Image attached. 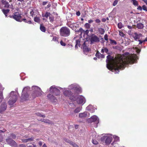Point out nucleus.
<instances>
[{
	"label": "nucleus",
	"instance_id": "obj_44",
	"mask_svg": "<svg viewBox=\"0 0 147 147\" xmlns=\"http://www.w3.org/2000/svg\"><path fill=\"white\" fill-rule=\"evenodd\" d=\"M119 35L122 37H124L125 36L124 34L122 32L120 31H119Z\"/></svg>",
	"mask_w": 147,
	"mask_h": 147
},
{
	"label": "nucleus",
	"instance_id": "obj_47",
	"mask_svg": "<svg viewBox=\"0 0 147 147\" xmlns=\"http://www.w3.org/2000/svg\"><path fill=\"white\" fill-rule=\"evenodd\" d=\"M10 137L12 139H14L16 138V136L13 134H11L10 135Z\"/></svg>",
	"mask_w": 147,
	"mask_h": 147
},
{
	"label": "nucleus",
	"instance_id": "obj_52",
	"mask_svg": "<svg viewBox=\"0 0 147 147\" xmlns=\"http://www.w3.org/2000/svg\"><path fill=\"white\" fill-rule=\"evenodd\" d=\"M36 114L38 116H39L40 117H45V116L44 115H41V114H40L39 113H36Z\"/></svg>",
	"mask_w": 147,
	"mask_h": 147
},
{
	"label": "nucleus",
	"instance_id": "obj_57",
	"mask_svg": "<svg viewBox=\"0 0 147 147\" xmlns=\"http://www.w3.org/2000/svg\"><path fill=\"white\" fill-rule=\"evenodd\" d=\"M137 9H138L140 11H142V8L141 6H138Z\"/></svg>",
	"mask_w": 147,
	"mask_h": 147
},
{
	"label": "nucleus",
	"instance_id": "obj_28",
	"mask_svg": "<svg viewBox=\"0 0 147 147\" xmlns=\"http://www.w3.org/2000/svg\"><path fill=\"white\" fill-rule=\"evenodd\" d=\"M90 138H94L96 136V133L94 131L91 132L90 133Z\"/></svg>",
	"mask_w": 147,
	"mask_h": 147
},
{
	"label": "nucleus",
	"instance_id": "obj_45",
	"mask_svg": "<svg viewBox=\"0 0 147 147\" xmlns=\"http://www.w3.org/2000/svg\"><path fill=\"white\" fill-rule=\"evenodd\" d=\"M118 26L119 28L121 29L123 27V24L121 23H119L118 24Z\"/></svg>",
	"mask_w": 147,
	"mask_h": 147
},
{
	"label": "nucleus",
	"instance_id": "obj_23",
	"mask_svg": "<svg viewBox=\"0 0 147 147\" xmlns=\"http://www.w3.org/2000/svg\"><path fill=\"white\" fill-rule=\"evenodd\" d=\"M85 42H84L83 43V50L84 52L85 53V52H87L89 51V49L85 45Z\"/></svg>",
	"mask_w": 147,
	"mask_h": 147
},
{
	"label": "nucleus",
	"instance_id": "obj_61",
	"mask_svg": "<svg viewBox=\"0 0 147 147\" xmlns=\"http://www.w3.org/2000/svg\"><path fill=\"white\" fill-rule=\"evenodd\" d=\"M138 41L139 42V44H142L143 42H144V40H138Z\"/></svg>",
	"mask_w": 147,
	"mask_h": 147
},
{
	"label": "nucleus",
	"instance_id": "obj_26",
	"mask_svg": "<svg viewBox=\"0 0 147 147\" xmlns=\"http://www.w3.org/2000/svg\"><path fill=\"white\" fill-rule=\"evenodd\" d=\"M51 16V13L47 12L45 13H42V17H45L46 18H47L49 16Z\"/></svg>",
	"mask_w": 147,
	"mask_h": 147
},
{
	"label": "nucleus",
	"instance_id": "obj_29",
	"mask_svg": "<svg viewBox=\"0 0 147 147\" xmlns=\"http://www.w3.org/2000/svg\"><path fill=\"white\" fill-rule=\"evenodd\" d=\"M136 27L139 29H142L144 27V24L142 23H138L137 24Z\"/></svg>",
	"mask_w": 147,
	"mask_h": 147
},
{
	"label": "nucleus",
	"instance_id": "obj_11",
	"mask_svg": "<svg viewBox=\"0 0 147 147\" xmlns=\"http://www.w3.org/2000/svg\"><path fill=\"white\" fill-rule=\"evenodd\" d=\"M9 7V4L6 0H1L0 2L1 9H7Z\"/></svg>",
	"mask_w": 147,
	"mask_h": 147
},
{
	"label": "nucleus",
	"instance_id": "obj_55",
	"mask_svg": "<svg viewBox=\"0 0 147 147\" xmlns=\"http://www.w3.org/2000/svg\"><path fill=\"white\" fill-rule=\"evenodd\" d=\"M104 38H105V39L106 40H108V36L107 34H106L105 35Z\"/></svg>",
	"mask_w": 147,
	"mask_h": 147
},
{
	"label": "nucleus",
	"instance_id": "obj_7",
	"mask_svg": "<svg viewBox=\"0 0 147 147\" xmlns=\"http://www.w3.org/2000/svg\"><path fill=\"white\" fill-rule=\"evenodd\" d=\"M112 140V135L111 134H106L103 136L101 138V140L103 141L105 140V143L107 144H110Z\"/></svg>",
	"mask_w": 147,
	"mask_h": 147
},
{
	"label": "nucleus",
	"instance_id": "obj_19",
	"mask_svg": "<svg viewBox=\"0 0 147 147\" xmlns=\"http://www.w3.org/2000/svg\"><path fill=\"white\" fill-rule=\"evenodd\" d=\"M47 97L53 102H56L57 100L56 98L53 95L50 94L47 95Z\"/></svg>",
	"mask_w": 147,
	"mask_h": 147
},
{
	"label": "nucleus",
	"instance_id": "obj_58",
	"mask_svg": "<svg viewBox=\"0 0 147 147\" xmlns=\"http://www.w3.org/2000/svg\"><path fill=\"white\" fill-rule=\"evenodd\" d=\"M2 99H3L2 96L0 95V103L2 101Z\"/></svg>",
	"mask_w": 147,
	"mask_h": 147
},
{
	"label": "nucleus",
	"instance_id": "obj_49",
	"mask_svg": "<svg viewBox=\"0 0 147 147\" xmlns=\"http://www.w3.org/2000/svg\"><path fill=\"white\" fill-rule=\"evenodd\" d=\"M49 17V19L50 20V21L51 22H53V19H54L53 17L52 16H50Z\"/></svg>",
	"mask_w": 147,
	"mask_h": 147
},
{
	"label": "nucleus",
	"instance_id": "obj_31",
	"mask_svg": "<svg viewBox=\"0 0 147 147\" xmlns=\"http://www.w3.org/2000/svg\"><path fill=\"white\" fill-rule=\"evenodd\" d=\"M81 39H80L79 40H76V45H75V47L76 48H78V46L80 47V42Z\"/></svg>",
	"mask_w": 147,
	"mask_h": 147
},
{
	"label": "nucleus",
	"instance_id": "obj_2",
	"mask_svg": "<svg viewBox=\"0 0 147 147\" xmlns=\"http://www.w3.org/2000/svg\"><path fill=\"white\" fill-rule=\"evenodd\" d=\"M63 94L65 96L69 97V99L72 101H75L76 99L77 94L73 93L71 91L68 89V88H62Z\"/></svg>",
	"mask_w": 147,
	"mask_h": 147
},
{
	"label": "nucleus",
	"instance_id": "obj_15",
	"mask_svg": "<svg viewBox=\"0 0 147 147\" xmlns=\"http://www.w3.org/2000/svg\"><path fill=\"white\" fill-rule=\"evenodd\" d=\"M90 114L89 113L85 111L83 113H80L79 114V117L81 119H84L85 117H89Z\"/></svg>",
	"mask_w": 147,
	"mask_h": 147
},
{
	"label": "nucleus",
	"instance_id": "obj_33",
	"mask_svg": "<svg viewBox=\"0 0 147 147\" xmlns=\"http://www.w3.org/2000/svg\"><path fill=\"white\" fill-rule=\"evenodd\" d=\"M40 121L42 122H43L45 123H51V122L49 120L44 119H42L40 120Z\"/></svg>",
	"mask_w": 147,
	"mask_h": 147
},
{
	"label": "nucleus",
	"instance_id": "obj_22",
	"mask_svg": "<svg viewBox=\"0 0 147 147\" xmlns=\"http://www.w3.org/2000/svg\"><path fill=\"white\" fill-rule=\"evenodd\" d=\"M2 11L5 15V16L6 17H7V14L9 12V9H1Z\"/></svg>",
	"mask_w": 147,
	"mask_h": 147
},
{
	"label": "nucleus",
	"instance_id": "obj_3",
	"mask_svg": "<svg viewBox=\"0 0 147 147\" xmlns=\"http://www.w3.org/2000/svg\"><path fill=\"white\" fill-rule=\"evenodd\" d=\"M19 94L18 92V88L15 89V91H12L10 93V107H13L16 102Z\"/></svg>",
	"mask_w": 147,
	"mask_h": 147
},
{
	"label": "nucleus",
	"instance_id": "obj_34",
	"mask_svg": "<svg viewBox=\"0 0 147 147\" xmlns=\"http://www.w3.org/2000/svg\"><path fill=\"white\" fill-rule=\"evenodd\" d=\"M108 49L106 48H104L101 50V52L103 53L104 52H105L106 53H108Z\"/></svg>",
	"mask_w": 147,
	"mask_h": 147
},
{
	"label": "nucleus",
	"instance_id": "obj_18",
	"mask_svg": "<svg viewBox=\"0 0 147 147\" xmlns=\"http://www.w3.org/2000/svg\"><path fill=\"white\" fill-rule=\"evenodd\" d=\"M7 108V105L5 103H3L0 107V113H2L3 111H5Z\"/></svg>",
	"mask_w": 147,
	"mask_h": 147
},
{
	"label": "nucleus",
	"instance_id": "obj_43",
	"mask_svg": "<svg viewBox=\"0 0 147 147\" xmlns=\"http://www.w3.org/2000/svg\"><path fill=\"white\" fill-rule=\"evenodd\" d=\"M85 26L88 29L90 28V25L89 23H86L85 24Z\"/></svg>",
	"mask_w": 147,
	"mask_h": 147
},
{
	"label": "nucleus",
	"instance_id": "obj_6",
	"mask_svg": "<svg viewBox=\"0 0 147 147\" xmlns=\"http://www.w3.org/2000/svg\"><path fill=\"white\" fill-rule=\"evenodd\" d=\"M30 90V88L28 86L25 87L24 88L21 97V100L22 101L28 99L29 95L28 92Z\"/></svg>",
	"mask_w": 147,
	"mask_h": 147
},
{
	"label": "nucleus",
	"instance_id": "obj_17",
	"mask_svg": "<svg viewBox=\"0 0 147 147\" xmlns=\"http://www.w3.org/2000/svg\"><path fill=\"white\" fill-rule=\"evenodd\" d=\"M96 108L92 105H90L88 106L86 108L87 110L89 111L91 113H93L94 112Z\"/></svg>",
	"mask_w": 147,
	"mask_h": 147
},
{
	"label": "nucleus",
	"instance_id": "obj_60",
	"mask_svg": "<svg viewBox=\"0 0 147 147\" xmlns=\"http://www.w3.org/2000/svg\"><path fill=\"white\" fill-rule=\"evenodd\" d=\"M76 15L78 16H79L80 15V13L79 11H78L76 12Z\"/></svg>",
	"mask_w": 147,
	"mask_h": 147
},
{
	"label": "nucleus",
	"instance_id": "obj_35",
	"mask_svg": "<svg viewBox=\"0 0 147 147\" xmlns=\"http://www.w3.org/2000/svg\"><path fill=\"white\" fill-rule=\"evenodd\" d=\"M34 20L35 22L38 23L40 22V18L37 16L34 17Z\"/></svg>",
	"mask_w": 147,
	"mask_h": 147
},
{
	"label": "nucleus",
	"instance_id": "obj_27",
	"mask_svg": "<svg viewBox=\"0 0 147 147\" xmlns=\"http://www.w3.org/2000/svg\"><path fill=\"white\" fill-rule=\"evenodd\" d=\"M10 145H11V146L15 147L17 146V144L15 141L13 140H10Z\"/></svg>",
	"mask_w": 147,
	"mask_h": 147
},
{
	"label": "nucleus",
	"instance_id": "obj_10",
	"mask_svg": "<svg viewBox=\"0 0 147 147\" xmlns=\"http://www.w3.org/2000/svg\"><path fill=\"white\" fill-rule=\"evenodd\" d=\"M75 100H76L78 104L82 105L86 102V100L85 98L83 96L80 95H78L77 94L76 99Z\"/></svg>",
	"mask_w": 147,
	"mask_h": 147
},
{
	"label": "nucleus",
	"instance_id": "obj_5",
	"mask_svg": "<svg viewBox=\"0 0 147 147\" xmlns=\"http://www.w3.org/2000/svg\"><path fill=\"white\" fill-rule=\"evenodd\" d=\"M61 88L59 87L53 85L50 88L49 91L50 93L53 94L55 96H58L60 94L61 92L59 90H61Z\"/></svg>",
	"mask_w": 147,
	"mask_h": 147
},
{
	"label": "nucleus",
	"instance_id": "obj_8",
	"mask_svg": "<svg viewBox=\"0 0 147 147\" xmlns=\"http://www.w3.org/2000/svg\"><path fill=\"white\" fill-rule=\"evenodd\" d=\"M68 89L70 90H74L78 92H82V88L80 86L76 84H73L69 85Z\"/></svg>",
	"mask_w": 147,
	"mask_h": 147
},
{
	"label": "nucleus",
	"instance_id": "obj_16",
	"mask_svg": "<svg viewBox=\"0 0 147 147\" xmlns=\"http://www.w3.org/2000/svg\"><path fill=\"white\" fill-rule=\"evenodd\" d=\"M90 40L91 44L94 42H98L99 41L98 38L95 35L92 36L90 38Z\"/></svg>",
	"mask_w": 147,
	"mask_h": 147
},
{
	"label": "nucleus",
	"instance_id": "obj_50",
	"mask_svg": "<svg viewBox=\"0 0 147 147\" xmlns=\"http://www.w3.org/2000/svg\"><path fill=\"white\" fill-rule=\"evenodd\" d=\"M112 147H117V146H118V144H114V143H112Z\"/></svg>",
	"mask_w": 147,
	"mask_h": 147
},
{
	"label": "nucleus",
	"instance_id": "obj_59",
	"mask_svg": "<svg viewBox=\"0 0 147 147\" xmlns=\"http://www.w3.org/2000/svg\"><path fill=\"white\" fill-rule=\"evenodd\" d=\"M95 22L96 23H99L100 22V20L99 19H96L95 20Z\"/></svg>",
	"mask_w": 147,
	"mask_h": 147
},
{
	"label": "nucleus",
	"instance_id": "obj_48",
	"mask_svg": "<svg viewBox=\"0 0 147 147\" xmlns=\"http://www.w3.org/2000/svg\"><path fill=\"white\" fill-rule=\"evenodd\" d=\"M135 50H136V52L137 53H139L140 52V50L137 47H135Z\"/></svg>",
	"mask_w": 147,
	"mask_h": 147
},
{
	"label": "nucleus",
	"instance_id": "obj_13",
	"mask_svg": "<svg viewBox=\"0 0 147 147\" xmlns=\"http://www.w3.org/2000/svg\"><path fill=\"white\" fill-rule=\"evenodd\" d=\"M28 12L30 13L32 17L36 16L39 14L38 10L34 9L29 8L28 10Z\"/></svg>",
	"mask_w": 147,
	"mask_h": 147
},
{
	"label": "nucleus",
	"instance_id": "obj_24",
	"mask_svg": "<svg viewBox=\"0 0 147 147\" xmlns=\"http://www.w3.org/2000/svg\"><path fill=\"white\" fill-rule=\"evenodd\" d=\"M96 56L98 58H104L105 57V56L99 52H97L96 54Z\"/></svg>",
	"mask_w": 147,
	"mask_h": 147
},
{
	"label": "nucleus",
	"instance_id": "obj_46",
	"mask_svg": "<svg viewBox=\"0 0 147 147\" xmlns=\"http://www.w3.org/2000/svg\"><path fill=\"white\" fill-rule=\"evenodd\" d=\"M69 107L74 108L75 107V105L73 103H71L69 104Z\"/></svg>",
	"mask_w": 147,
	"mask_h": 147
},
{
	"label": "nucleus",
	"instance_id": "obj_12",
	"mask_svg": "<svg viewBox=\"0 0 147 147\" xmlns=\"http://www.w3.org/2000/svg\"><path fill=\"white\" fill-rule=\"evenodd\" d=\"M10 18H12L16 21L18 22H21L22 21L21 14L18 12H15L13 16H10Z\"/></svg>",
	"mask_w": 147,
	"mask_h": 147
},
{
	"label": "nucleus",
	"instance_id": "obj_32",
	"mask_svg": "<svg viewBox=\"0 0 147 147\" xmlns=\"http://www.w3.org/2000/svg\"><path fill=\"white\" fill-rule=\"evenodd\" d=\"M33 140V138H31L26 139H22V141L24 142H26L29 141H32Z\"/></svg>",
	"mask_w": 147,
	"mask_h": 147
},
{
	"label": "nucleus",
	"instance_id": "obj_64",
	"mask_svg": "<svg viewBox=\"0 0 147 147\" xmlns=\"http://www.w3.org/2000/svg\"><path fill=\"white\" fill-rule=\"evenodd\" d=\"M47 3V2L44 1L43 2L42 4L43 5H46Z\"/></svg>",
	"mask_w": 147,
	"mask_h": 147
},
{
	"label": "nucleus",
	"instance_id": "obj_36",
	"mask_svg": "<svg viewBox=\"0 0 147 147\" xmlns=\"http://www.w3.org/2000/svg\"><path fill=\"white\" fill-rule=\"evenodd\" d=\"M40 29L42 31L44 32H45L46 31V30H45V27L43 26L42 25H41V24L40 25Z\"/></svg>",
	"mask_w": 147,
	"mask_h": 147
},
{
	"label": "nucleus",
	"instance_id": "obj_9",
	"mask_svg": "<svg viewBox=\"0 0 147 147\" xmlns=\"http://www.w3.org/2000/svg\"><path fill=\"white\" fill-rule=\"evenodd\" d=\"M70 34L69 29L66 27H62L60 29V34L62 36H68Z\"/></svg>",
	"mask_w": 147,
	"mask_h": 147
},
{
	"label": "nucleus",
	"instance_id": "obj_30",
	"mask_svg": "<svg viewBox=\"0 0 147 147\" xmlns=\"http://www.w3.org/2000/svg\"><path fill=\"white\" fill-rule=\"evenodd\" d=\"M131 2L135 6H138V3L137 0H131Z\"/></svg>",
	"mask_w": 147,
	"mask_h": 147
},
{
	"label": "nucleus",
	"instance_id": "obj_53",
	"mask_svg": "<svg viewBox=\"0 0 147 147\" xmlns=\"http://www.w3.org/2000/svg\"><path fill=\"white\" fill-rule=\"evenodd\" d=\"M142 8L144 10L147 11V10H146L147 7L145 5H143L142 6Z\"/></svg>",
	"mask_w": 147,
	"mask_h": 147
},
{
	"label": "nucleus",
	"instance_id": "obj_37",
	"mask_svg": "<svg viewBox=\"0 0 147 147\" xmlns=\"http://www.w3.org/2000/svg\"><path fill=\"white\" fill-rule=\"evenodd\" d=\"M113 137L115 141L116 142H117L119 141V138L118 137L116 136L115 135H114L113 136H112V137Z\"/></svg>",
	"mask_w": 147,
	"mask_h": 147
},
{
	"label": "nucleus",
	"instance_id": "obj_54",
	"mask_svg": "<svg viewBox=\"0 0 147 147\" xmlns=\"http://www.w3.org/2000/svg\"><path fill=\"white\" fill-rule=\"evenodd\" d=\"M60 44L61 45L63 46H65L66 45L65 43L64 42L62 41H61Z\"/></svg>",
	"mask_w": 147,
	"mask_h": 147
},
{
	"label": "nucleus",
	"instance_id": "obj_1",
	"mask_svg": "<svg viewBox=\"0 0 147 147\" xmlns=\"http://www.w3.org/2000/svg\"><path fill=\"white\" fill-rule=\"evenodd\" d=\"M138 59L136 55L130 54L128 52L118 58H114L109 55L106 60L107 67L115 74L118 73L119 69H123L128 63H135Z\"/></svg>",
	"mask_w": 147,
	"mask_h": 147
},
{
	"label": "nucleus",
	"instance_id": "obj_40",
	"mask_svg": "<svg viewBox=\"0 0 147 147\" xmlns=\"http://www.w3.org/2000/svg\"><path fill=\"white\" fill-rule=\"evenodd\" d=\"M52 40L55 42H58V38L56 36H54Z\"/></svg>",
	"mask_w": 147,
	"mask_h": 147
},
{
	"label": "nucleus",
	"instance_id": "obj_63",
	"mask_svg": "<svg viewBox=\"0 0 147 147\" xmlns=\"http://www.w3.org/2000/svg\"><path fill=\"white\" fill-rule=\"evenodd\" d=\"M93 22V21L91 20H89L88 21V22L89 23H91Z\"/></svg>",
	"mask_w": 147,
	"mask_h": 147
},
{
	"label": "nucleus",
	"instance_id": "obj_21",
	"mask_svg": "<svg viewBox=\"0 0 147 147\" xmlns=\"http://www.w3.org/2000/svg\"><path fill=\"white\" fill-rule=\"evenodd\" d=\"M65 141L69 143L74 147H79L78 146L76 143L73 142L70 140L66 139Z\"/></svg>",
	"mask_w": 147,
	"mask_h": 147
},
{
	"label": "nucleus",
	"instance_id": "obj_39",
	"mask_svg": "<svg viewBox=\"0 0 147 147\" xmlns=\"http://www.w3.org/2000/svg\"><path fill=\"white\" fill-rule=\"evenodd\" d=\"M110 43L111 44L113 45H116L117 44L116 42L114 40H112L111 39L110 40Z\"/></svg>",
	"mask_w": 147,
	"mask_h": 147
},
{
	"label": "nucleus",
	"instance_id": "obj_25",
	"mask_svg": "<svg viewBox=\"0 0 147 147\" xmlns=\"http://www.w3.org/2000/svg\"><path fill=\"white\" fill-rule=\"evenodd\" d=\"M82 106H80L77 107L74 110V112L75 113H78L80 112L82 109Z\"/></svg>",
	"mask_w": 147,
	"mask_h": 147
},
{
	"label": "nucleus",
	"instance_id": "obj_56",
	"mask_svg": "<svg viewBox=\"0 0 147 147\" xmlns=\"http://www.w3.org/2000/svg\"><path fill=\"white\" fill-rule=\"evenodd\" d=\"M28 147H36V145L34 144H31L28 146Z\"/></svg>",
	"mask_w": 147,
	"mask_h": 147
},
{
	"label": "nucleus",
	"instance_id": "obj_42",
	"mask_svg": "<svg viewBox=\"0 0 147 147\" xmlns=\"http://www.w3.org/2000/svg\"><path fill=\"white\" fill-rule=\"evenodd\" d=\"M92 139V142L93 144H97L98 142L95 140Z\"/></svg>",
	"mask_w": 147,
	"mask_h": 147
},
{
	"label": "nucleus",
	"instance_id": "obj_41",
	"mask_svg": "<svg viewBox=\"0 0 147 147\" xmlns=\"http://www.w3.org/2000/svg\"><path fill=\"white\" fill-rule=\"evenodd\" d=\"M23 20L25 22L28 23V24H30L31 23V20H27L26 19H24L22 20V21Z\"/></svg>",
	"mask_w": 147,
	"mask_h": 147
},
{
	"label": "nucleus",
	"instance_id": "obj_14",
	"mask_svg": "<svg viewBox=\"0 0 147 147\" xmlns=\"http://www.w3.org/2000/svg\"><path fill=\"white\" fill-rule=\"evenodd\" d=\"M99 118L96 115H93L87 119L88 123H91L93 122H96L98 123L99 122Z\"/></svg>",
	"mask_w": 147,
	"mask_h": 147
},
{
	"label": "nucleus",
	"instance_id": "obj_38",
	"mask_svg": "<svg viewBox=\"0 0 147 147\" xmlns=\"http://www.w3.org/2000/svg\"><path fill=\"white\" fill-rule=\"evenodd\" d=\"M99 31L100 33L101 34H103L104 32V30L103 29L100 28L99 29Z\"/></svg>",
	"mask_w": 147,
	"mask_h": 147
},
{
	"label": "nucleus",
	"instance_id": "obj_4",
	"mask_svg": "<svg viewBox=\"0 0 147 147\" xmlns=\"http://www.w3.org/2000/svg\"><path fill=\"white\" fill-rule=\"evenodd\" d=\"M31 96L33 98L41 96L42 92L40 88L36 86H33L32 87Z\"/></svg>",
	"mask_w": 147,
	"mask_h": 147
},
{
	"label": "nucleus",
	"instance_id": "obj_62",
	"mask_svg": "<svg viewBox=\"0 0 147 147\" xmlns=\"http://www.w3.org/2000/svg\"><path fill=\"white\" fill-rule=\"evenodd\" d=\"M19 147H26L25 146L24 144H21L19 146Z\"/></svg>",
	"mask_w": 147,
	"mask_h": 147
},
{
	"label": "nucleus",
	"instance_id": "obj_20",
	"mask_svg": "<svg viewBox=\"0 0 147 147\" xmlns=\"http://www.w3.org/2000/svg\"><path fill=\"white\" fill-rule=\"evenodd\" d=\"M133 37L135 40L139 39L140 38L142 37V35L140 34H138L137 33H135L133 36Z\"/></svg>",
	"mask_w": 147,
	"mask_h": 147
},
{
	"label": "nucleus",
	"instance_id": "obj_51",
	"mask_svg": "<svg viewBox=\"0 0 147 147\" xmlns=\"http://www.w3.org/2000/svg\"><path fill=\"white\" fill-rule=\"evenodd\" d=\"M118 1L117 0H115L113 3V5L115 6L117 3Z\"/></svg>",
	"mask_w": 147,
	"mask_h": 147
}]
</instances>
